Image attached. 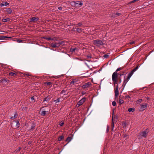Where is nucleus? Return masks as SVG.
Wrapping results in <instances>:
<instances>
[{"label":"nucleus","instance_id":"obj_7","mask_svg":"<svg viewBox=\"0 0 154 154\" xmlns=\"http://www.w3.org/2000/svg\"><path fill=\"white\" fill-rule=\"evenodd\" d=\"M91 84L90 82H88L87 83H85L84 85H83L82 87L83 88H88L91 85Z\"/></svg>","mask_w":154,"mask_h":154},{"label":"nucleus","instance_id":"obj_56","mask_svg":"<svg viewBox=\"0 0 154 154\" xmlns=\"http://www.w3.org/2000/svg\"><path fill=\"white\" fill-rule=\"evenodd\" d=\"M134 42H131V43H130V44H134Z\"/></svg>","mask_w":154,"mask_h":154},{"label":"nucleus","instance_id":"obj_62","mask_svg":"<svg viewBox=\"0 0 154 154\" xmlns=\"http://www.w3.org/2000/svg\"><path fill=\"white\" fill-rule=\"evenodd\" d=\"M126 136H127V135H125V136H124V137H126Z\"/></svg>","mask_w":154,"mask_h":154},{"label":"nucleus","instance_id":"obj_19","mask_svg":"<svg viewBox=\"0 0 154 154\" xmlns=\"http://www.w3.org/2000/svg\"><path fill=\"white\" fill-rule=\"evenodd\" d=\"M72 139V138L71 137H69L67 138L66 141H68L69 143L71 141Z\"/></svg>","mask_w":154,"mask_h":154},{"label":"nucleus","instance_id":"obj_55","mask_svg":"<svg viewBox=\"0 0 154 154\" xmlns=\"http://www.w3.org/2000/svg\"><path fill=\"white\" fill-rule=\"evenodd\" d=\"M82 95H84L85 94V92H82Z\"/></svg>","mask_w":154,"mask_h":154},{"label":"nucleus","instance_id":"obj_8","mask_svg":"<svg viewBox=\"0 0 154 154\" xmlns=\"http://www.w3.org/2000/svg\"><path fill=\"white\" fill-rule=\"evenodd\" d=\"M39 18L38 17H32L31 18H29V20L30 21L32 22H36L38 20Z\"/></svg>","mask_w":154,"mask_h":154},{"label":"nucleus","instance_id":"obj_64","mask_svg":"<svg viewBox=\"0 0 154 154\" xmlns=\"http://www.w3.org/2000/svg\"><path fill=\"white\" fill-rule=\"evenodd\" d=\"M2 24L1 23H0V25H1Z\"/></svg>","mask_w":154,"mask_h":154},{"label":"nucleus","instance_id":"obj_38","mask_svg":"<svg viewBox=\"0 0 154 154\" xmlns=\"http://www.w3.org/2000/svg\"><path fill=\"white\" fill-rule=\"evenodd\" d=\"M21 148L19 147L16 150H15V151L16 152H19Z\"/></svg>","mask_w":154,"mask_h":154},{"label":"nucleus","instance_id":"obj_17","mask_svg":"<svg viewBox=\"0 0 154 154\" xmlns=\"http://www.w3.org/2000/svg\"><path fill=\"white\" fill-rule=\"evenodd\" d=\"M134 108H129L128 109V111L129 112H134Z\"/></svg>","mask_w":154,"mask_h":154},{"label":"nucleus","instance_id":"obj_51","mask_svg":"<svg viewBox=\"0 0 154 154\" xmlns=\"http://www.w3.org/2000/svg\"><path fill=\"white\" fill-rule=\"evenodd\" d=\"M87 57L88 58H91V56L90 55H88Z\"/></svg>","mask_w":154,"mask_h":154},{"label":"nucleus","instance_id":"obj_26","mask_svg":"<svg viewBox=\"0 0 154 154\" xmlns=\"http://www.w3.org/2000/svg\"><path fill=\"white\" fill-rule=\"evenodd\" d=\"M64 124V122L63 121H62L59 123V125H60V126L61 127Z\"/></svg>","mask_w":154,"mask_h":154},{"label":"nucleus","instance_id":"obj_52","mask_svg":"<svg viewBox=\"0 0 154 154\" xmlns=\"http://www.w3.org/2000/svg\"><path fill=\"white\" fill-rule=\"evenodd\" d=\"M116 79H117V77L118 76V74L116 72Z\"/></svg>","mask_w":154,"mask_h":154},{"label":"nucleus","instance_id":"obj_1","mask_svg":"<svg viewBox=\"0 0 154 154\" xmlns=\"http://www.w3.org/2000/svg\"><path fill=\"white\" fill-rule=\"evenodd\" d=\"M149 131V129H146L144 131L140 133L138 135V138L140 139L143 138H146L147 136Z\"/></svg>","mask_w":154,"mask_h":154},{"label":"nucleus","instance_id":"obj_57","mask_svg":"<svg viewBox=\"0 0 154 154\" xmlns=\"http://www.w3.org/2000/svg\"><path fill=\"white\" fill-rule=\"evenodd\" d=\"M74 29V27H73V28L72 29V31L73 32L75 31Z\"/></svg>","mask_w":154,"mask_h":154},{"label":"nucleus","instance_id":"obj_54","mask_svg":"<svg viewBox=\"0 0 154 154\" xmlns=\"http://www.w3.org/2000/svg\"><path fill=\"white\" fill-rule=\"evenodd\" d=\"M123 125L124 126H126V123H124L123 124Z\"/></svg>","mask_w":154,"mask_h":154},{"label":"nucleus","instance_id":"obj_41","mask_svg":"<svg viewBox=\"0 0 154 154\" xmlns=\"http://www.w3.org/2000/svg\"><path fill=\"white\" fill-rule=\"evenodd\" d=\"M55 45L56 46H57V47H58L60 45H59V42L57 43H55Z\"/></svg>","mask_w":154,"mask_h":154},{"label":"nucleus","instance_id":"obj_34","mask_svg":"<svg viewBox=\"0 0 154 154\" xmlns=\"http://www.w3.org/2000/svg\"><path fill=\"white\" fill-rule=\"evenodd\" d=\"M22 41H23L21 39H17L16 40V41L18 43H20L22 42Z\"/></svg>","mask_w":154,"mask_h":154},{"label":"nucleus","instance_id":"obj_3","mask_svg":"<svg viewBox=\"0 0 154 154\" xmlns=\"http://www.w3.org/2000/svg\"><path fill=\"white\" fill-rule=\"evenodd\" d=\"M71 5L73 7L81 6L83 5L82 2L77 1L76 2L73 1L70 3Z\"/></svg>","mask_w":154,"mask_h":154},{"label":"nucleus","instance_id":"obj_53","mask_svg":"<svg viewBox=\"0 0 154 154\" xmlns=\"http://www.w3.org/2000/svg\"><path fill=\"white\" fill-rule=\"evenodd\" d=\"M3 38H11L10 37H6V36H4V37H3Z\"/></svg>","mask_w":154,"mask_h":154},{"label":"nucleus","instance_id":"obj_10","mask_svg":"<svg viewBox=\"0 0 154 154\" xmlns=\"http://www.w3.org/2000/svg\"><path fill=\"white\" fill-rule=\"evenodd\" d=\"M147 104L145 103V104H143L141 106L140 109L143 110H144L147 107Z\"/></svg>","mask_w":154,"mask_h":154},{"label":"nucleus","instance_id":"obj_40","mask_svg":"<svg viewBox=\"0 0 154 154\" xmlns=\"http://www.w3.org/2000/svg\"><path fill=\"white\" fill-rule=\"evenodd\" d=\"M4 5L5 6H7V5H9V4L8 2H6L4 3Z\"/></svg>","mask_w":154,"mask_h":154},{"label":"nucleus","instance_id":"obj_32","mask_svg":"<svg viewBox=\"0 0 154 154\" xmlns=\"http://www.w3.org/2000/svg\"><path fill=\"white\" fill-rule=\"evenodd\" d=\"M143 100L142 99H139L137 100V103H140Z\"/></svg>","mask_w":154,"mask_h":154},{"label":"nucleus","instance_id":"obj_16","mask_svg":"<svg viewBox=\"0 0 154 154\" xmlns=\"http://www.w3.org/2000/svg\"><path fill=\"white\" fill-rule=\"evenodd\" d=\"M9 75L11 76H12L14 77H15L17 75V74L13 72H10L9 74Z\"/></svg>","mask_w":154,"mask_h":154},{"label":"nucleus","instance_id":"obj_61","mask_svg":"<svg viewBox=\"0 0 154 154\" xmlns=\"http://www.w3.org/2000/svg\"><path fill=\"white\" fill-rule=\"evenodd\" d=\"M85 64L88 67V66L87 65V64L86 63H85Z\"/></svg>","mask_w":154,"mask_h":154},{"label":"nucleus","instance_id":"obj_5","mask_svg":"<svg viewBox=\"0 0 154 154\" xmlns=\"http://www.w3.org/2000/svg\"><path fill=\"white\" fill-rule=\"evenodd\" d=\"M116 119V111L115 109H113L112 110V131L114 128V122L115 119Z\"/></svg>","mask_w":154,"mask_h":154},{"label":"nucleus","instance_id":"obj_18","mask_svg":"<svg viewBox=\"0 0 154 154\" xmlns=\"http://www.w3.org/2000/svg\"><path fill=\"white\" fill-rule=\"evenodd\" d=\"M82 22H80L78 24H76L75 26L76 27H81L82 26Z\"/></svg>","mask_w":154,"mask_h":154},{"label":"nucleus","instance_id":"obj_36","mask_svg":"<svg viewBox=\"0 0 154 154\" xmlns=\"http://www.w3.org/2000/svg\"><path fill=\"white\" fill-rule=\"evenodd\" d=\"M123 67H121L118 68L117 69H116V72L119 71L123 69Z\"/></svg>","mask_w":154,"mask_h":154},{"label":"nucleus","instance_id":"obj_21","mask_svg":"<svg viewBox=\"0 0 154 154\" xmlns=\"http://www.w3.org/2000/svg\"><path fill=\"white\" fill-rule=\"evenodd\" d=\"M45 38L48 41L49 40H54V39L53 38H51L50 37H45Z\"/></svg>","mask_w":154,"mask_h":154},{"label":"nucleus","instance_id":"obj_28","mask_svg":"<svg viewBox=\"0 0 154 154\" xmlns=\"http://www.w3.org/2000/svg\"><path fill=\"white\" fill-rule=\"evenodd\" d=\"M45 84L47 85H51L52 83L51 82H46L45 83Z\"/></svg>","mask_w":154,"mask_h":154},{"label":"nucleus","instance_id":"obj_11","mask_svg":"<svg viewBox=\"0 0 154 154\" xmlns=\"http://www.w3.org/2000/svg\"><path fill=\"white\" fill-rule=\"evenodd\" d=\"M6 11L7 13L8 14H11L12 13V11L11 9L9 8H8L6 9Z\"/></svg>","mask_w":154,"mask_h":154},{"label":"nucleus","instance_id":"obj_29","mask_svg":"<svg viewBox=\"0 0 154 154\" xmlns=\"http://www.w3.org/2000/svg\"><path fill=\"white\" fill-rule=\"evenodd\" d=\"M139 0H133L132 1H131V2H129L128 3V4H130L131 3H134L137 1H138Z\"/></svg>","mask_w":154,"mask_h":154},{"label":"nucleus","instance_id":"obj_22","mask_svg":"<svg viewBox=\"0 0 154 154\" xmlns=\"http://www.w3.org/2000/svg\"><path fill=\"white\" fill-rule=\"evenodd\" d=\"M64 138V136H61L58 138V140L59 141H61Z\"/></svg>","mask_w":154,"mask_h":154},{"label":"nucleus","instance_id":"obj_23","mask_svg":"<svg viewBox=\"0 0 154 154\" xmlns=\"http://www.w3.org/2000/svg\"><path fill=\"white\" fill-rule=\"evenodd\" d=\"M76 31L79 33H81L82 32V29L81 28H77L76 29Z\"/></svg>","mask_w":154,"mask_h":154},{"label":"nucleus","instance_id":"obj_60","mask_svg":"<svg viewBox=\"0 0 154 154\" xmlns=\"http://www.w3.org/2000/svg\"><path fill=\"white\" fill-rule=\"evenodd\" d=\"M123 74L122 73V74H120L119 75H120V76H121V75H123Z\"/></svg>","mask_w":154,"mask_h":154},{"label":"nucleus","instance_id":"obj_47","mask_svg":"<svg viewBox=\"0 0 154 154\" xmlns=\"http://www.w3.org/2000/svg\"><path fill=\"white\" fill-rule=\"evenodd\" d=\"M121 15V14L119 13H116V15L118 16H120Z\"/></svg>","mask_w":154,"mask_h":154},{"label":"nucleus","instance_id":"obj_42","mask_svg":"<svg viewBox=\"0 0 154 154\" xmlns=\"http://www.w3.org/2000/svg\"><path fill=\"white\" fill-rule=\"evenodd\" d=\"M103 56L104 58H107L109 57V55L107 54H106L104 55Z\"/></svg>","mask_w":154,"mask_h":154},{"label":"nucleus","instance_id":"obj_44","mask_svg":"<svg viewBox=\"0 0 154 154\" xmlns=\"http://www.w3.org/2000/svg\"><path fill=\"white\" fill-rule=\"evenodd\" d=\"M66 91L65 90H63L61 91V92L60 93L61 94H64V93H65L66 92Z\"/></svg>","mask_w":154,"mask_h":154},{"label":"nucleus","instance_id":"obj_48","mask_svg":"<svg viewBox=\"0 0 154 154\" xmlns=\"http://www.w3.org/2000/svg\"><path fill=\"white\" fill-rule=\"evenodd\" d=\"M58 9H59V10H61L62 9V7L60 6V7H59L58 8Z\"/></svg>","mask_w":154,"mask_h":154},{"label":"nucleus","instance_id":"obj_14","mask_svg":"<svg viewBox=\"0 0 154 154\" xmlns=\"http://www.w3.org/2000/svg\"><path fill=\"white\" fill-rule=\"evenodd\" d=\"M76 49V48H71L70 50V52H71V53H73L74 52L75 50Z\"/></svg>","mask_w":154,"mask_h":154},{"label":"nucleus","instance_id":"obj_4","mask_svg":"<svg viewBox=\"0 0 154 154\" xmlns=\"http://www.w3.org/2000/svg\"><path fill=\"white\" fill-rule=\"evenodd\" d=\"M93 42L94 44L97 46L100 47L104 45L103 41L100 40H93Z\"/></svg>","mask_w":154,"mask_h":154},{"label":"nucleus","instance_id":"obj_6","mask_svg":"<svg viewBox=\"0 0 154 154\" xmlns=\"http://www.w3.org/2000/svg\"><path fill=\"white\" fill-rule=\"evenodd\" d=\"M85 100V97H83L80 100L78 103L76 105V106L78 107L79 106L82 105L84 102Z\"/></svg>","mask_w":154,"mask_h":154},{"label":"nucleus","instance_id":"obj_25","mask_svg":"<svg viewBox=\"0 0 154 154\" xmlns=\"http://www.w3.org/2000/svg\"><path fill=\"white\" fill-rule=\"evenodd\" d=\"M60 98H58L57 100H54V101L55 102V103L59 102H60Z\"/></svg>","mask_w":154,"mask_h":154},{"label":"nucleus","instance_id":"obj_12","mask_svg":"<svg viewBox=\"0 0 154 154\" xmlns=\"http://www.w3.org/2000/svg\"><path fill=\"white\" fill-rule=\"evenodd\" d=\"M10 20V18H7L6 19H2V21L3 22H6L8 21H9Z\"/></svg>","mask_w":154,"mask_h":154},{"label":"nucleus","instance_id":"obj_20","mask_svg":"<svg viewBox=\"0 0 154 154\" xmlns=\"http://www.w3.org/2000/svg\"><path fill=\"white\" fill-rule=\"evenodd\" d=\"M35 126V125L34 124H33L30 127V130L31 131L33 130L34 129Z\"/></svg>","mask_w":154,"mask_h":154},{"label":"nucleus","instance_id":"obj_63","mask_svg":"<svg viewBox=\"0 0 154 154\" xmlns=\"http://www.w3.org/2000/svg\"><path fill=\"white\" fill-rule=\"evenodd\" d=\"M144 88H142L141 89L142 90H143Z\"/></svg>","mask_w":154,"mask_h":154},{"label":"nucleus","instance_id":"obj_50","mask_svg":"<svg viewBox=\"0 0 154 154\" xmlns=\"http://www.w3.org/2000/svg\"><path fill=\"white\" fill-rule=\"evenodd\" d=\"M126 97L127 98H131L130 97V96L128 95H127L126 96Z\"/></svg>","mask_w":154,"mask_h":154},{"label":"nucleus","instance_id":"obj_9","mask_svg":"<svg viewBox=\"0 0 154 154\" xmlns=\"http://www.w3.org/2000/svg\"><path fill=\"white\" fill-rule=\"evenodd\" d=\"M112 80L113 82L114 86L116 85V72H114L112 75Z\"/></svg>","mask_w":154,"mask_h":154},{"label":"nucleus","instance_id":"obj_39","mask_svg":"<svg viewBox=\"0 0 154 154\" xmlns=\"http://www.w3.org/2000/svg\"><path fill=\"white\" fill-rule=\"evenodd\" d=\"M76 82V81L75 80H73L71 82V84H73L74 83H75Z\"/></svg>","mask_w":154,"mask_h":154},{"label":"nucleus","instance_id":"obj_37","mask_svg":"<svg viewBox=\"0 0 154 154\" xmlns=\"http://www.w3.org/2000/svg\"><path fill=\"white\" fill-rule=\"evenodd\" d=\"M29 76H31V75H29V74H24V76H25V77H29Z\"/></svg>","mask_w":154,"mask_h":154},{"label":"nucleus","instance_id":"obj_43","mask_svg":"<svg viewBox=\"0 0 154 154\" xmlns=\"http://www.w3.org/2000/svg\"><path fill=\"white\" fill-rule=\"evenodd\" d=\"M112 105L113 106H116V101H113L112 102Z\"/></svg>","mask_w":154,"mask_h":154},{"label":"nucleus","instance_id":"obj_33","mask_svg":"<svg viewBox=\"0 0 154 154\" xmlns=\"http://www.w3.org/2000/svg\"><path fill=\"white\" fill-rule=\"evenodd\" d=\"M34 96H33L31 98V101L32 102H35V100L34 98Z\"/></svg>","mask_w":154,"mask_h":154},{"label":"nucleus","instance_id":"obj_58","mask_svg":"<svg viewBox=\"0 0 154 154\" xmlns=\"http://www.w3.org/2000/svg\"><path fill=\"white\" fill-rule=\"evenodd\" d=\"M114 93H115V96H116V90H115V91H114Z\"/></svg>","mask_w":154,"mask_h":154},{"label":"nucleus","instance_id":"obj_2","mask_svg":"<svg viewBox=\"0 0 154 154\" xmlns=\"http://www.w3.org/2000/svg\"><path fill=\"white\" fill-rule=\"evenodd\" d=\"M140 67L139 65H137L135 68H134L130 73L128 74V75L127 77V81L126 82L125 84L128 81L129 79L133 75L134 73L135 72L138 68Z\"/></svg>","mask_w":154,"mask_h":154},{"label":"nucleus","instance_id":"obj_13","mask_svg":"<svg viewBox=\"0 0 154 154\" xmlns=\"http://www.w3.org/2000/svg\"><path fill=\"white\" fill-rule=\"evenodd\" d=\"M18 116V114L17 113H15L14 114V116H12L10 118V119L12 120L14 119L15 118H17Z\"/></svg>","mask_w":154,"mask_h":154},{"label":"nucleus","instance_id":"obj_15","mask_svg":"<svg viewBox=\"0 0 154 154\" xmlns=\"http://www.w3.org/2000/svg\"><path fill=\"white\" fill-rule=\"evenodd\" d=\"M46 112H48V111H42L41 113V115L42 116H44L45 115L46 113Z\"/></svg>","mask_w":154,"mask_h":154},{"label":"nucleus","instance_id":"obj_24","mask_svg":"<svg viewBox=\"0 0 154 154\" xmlns=\"http://www.w3.org/2000/svg\"><path fill=\"white\" fill-rule=\"evenodd\" d=\"M50 100V98L48 97H46L45 98L44 101H46L47 102L49 101Z\"/></svg>","mask_w":154,"mask_h":154},{"label":"nucleus","instance_id":"obj_49","mask_svg":"<svg viewBox=\"0 0 154 154\" xmlns=\"http://www.w3.org/2000/svg\"><path fill=\"white\" fill-rule=\"evenodd\" d=\"M0 5L1 7H2L5 6L4 4L3 3H1L0 4Z\"/></svg>","mask_w":154,"mask_h":154},{"label":"nucleus","instance_id":"obj_35","mask_svg":"<svg viewBox=\"0 0 154 154\" xmlns=\"http://www.w3.org/2000/svg\"><path fill=\"white\" fill-rule=\"evenodd\" d=\"M109 127L108 125H107V128L106 130V132L108 133L109 130Z\"/></svg>","mask_w":154,"mask_h":154},{"label":"nucleus","instance_id":"obj_30","mask_svg":"<svg viewBox=\"0 0 154 154\" xmlns=\"http://www.w3.org/2000/svg\"><path fill=\"white\" fill-rule=\"evenodd\" d=\"M51 46L52 47L54 48H56L57 47V46L56 45L55 43L51 44Z\"/></svg>","mask_w":154,"mask_h":154},{"label":"nucleus","instance_id":"obj_45","mask_svg":"<svg viewBox=\"0 0 154 154\" xmlns=\"http://www.w3.org/2000/svg\"><path fill=\"white\" fill-rule=\"evenodd\" d=\"M16 125L17 126H18L19 125V121L18 120L16 121Z\"/></svg>","mask_w":154,"mask_h":154},{"label":"nucleus","instance_id":"obj_31","mask_svg":"<svg viewBox=\"0 0 154 154\" xmlns=\"http://www.w3.org/2000/svg\"><path fill=\"white\" fill-rule=\"evenodd\" d=\"M124 102V101L123 100H119V103L120 104H122V103H123Z\"/></svg>","mask_w":154,"mask_h":154},{"label":"nucleus","instance_id":"obj_46","mask_svg":"<svg viewBox=\"0 0 154 154\" xmlns=\"http://www.w3.org/2000/svg\"><path fill=\"white\" fill-rule=\"evenodd\" d=\"M59 44V45H61L63 44L64 43V42L63 41H60L58 42Z\"/></svg>","mask_w":154,"mask_h":154},{"label":"nucleus","instance_id":"obj_59","mask_svg":"<svg viewBox=\"0 0 154 154\" xmlns=\"http://www.w3.org/2000/svg\"><path fill=\"white\" fill-rule=\"evenodd\" d=\"M28 143L29 144H30L31 143V142L30 141H29L28 142Z\"/></svg>","mask_w":154,"mask_h":154},{"label":"nucleus","instance_id":"obj_27","mask_svg":"<svg viewBox=\"0 0 154 154\" xmlns=\"http://www.w3.org/2000/svg\"><path fill=\"white\" fill-rule=\"evenodd\" d=\"M119 91L117 87H116V97L119 95Z\"/></svg>","mask_w":154,"mask_h":154}]
</instances>
